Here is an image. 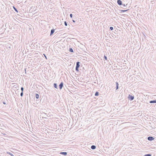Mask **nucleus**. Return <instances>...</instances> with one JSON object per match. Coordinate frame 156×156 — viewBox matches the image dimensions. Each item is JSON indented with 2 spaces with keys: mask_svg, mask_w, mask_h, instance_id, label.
Here are the masks:
<instances>
[{
  "mask_svg": "<svg viewBox=\"0 0 156 156\" xmlns=\"http://www.w3.org/2000/svg\"><path fill=\"white\" fill-rule=\"evenodd\" d=\"M128 98H129V100H130V101H131L133 100L134 99V97L133 96H132L130 94H129Z\"/></svg>",
  "mask_w": 156,
  "mask_h": 156,
  "instance_id": "1",
  "label": "nucleus"
},
{
  "mask_svg": "<svg viewBox=\"0 0 156 156\" xmlns=\"http://www.w3.org/2000/svg\"><path fill=\"white\" fill-rule=\"evenodd\" d=\"M63 86V83L62 82L59 85V87L60 90L62 89V87Z\"/></svg>",
  "mask_w": 156,
  "mask_h": 156,
  "instance_id": "2",
  "label": "nucleus"
},
{
  "mask_svg": "<svg viewBox=\"0 0 156 156\" xmlns=\"http://www.w3.org/2000/svg\"><path fill=\"white\" fill-rule=\"evenodd\" d=\"M154 138L152 136H149L147 137V140H149L150 141H151L152 140H154Z\"/></svg>",
  "mask_w": 156,
  "mask_h": 156,
  "instance_id": "3",
  "label": "nucleus"
},
{
  "mask_svg": "<svg viewBox=\"0 0 156 156\" xmlns=\"http://www.w3.org/2000/svg\"><path fill=\"white\" fill-rule=\"evenodd\" d=\"M80 62H76V67L79 68L80 66Z\"/></svg>",
  "mask_w": 156,
  "mask_h": 156,
  "instance_id": "4",
  "label": "nucleus"
},
{
  "mask_svg": "<svg viewBox=\"0 0 156 156\" xmlns=\"http://www.w3.org/2000/svg\"><path fill=\"white\" fill-rule=\"evenodd\" d=\"M117 3L119 5H121L122 4V2L121 0H118L117 1Z\"/></svg>",
  "mask_w": 156,
  "mask_h": 156,
  "instance_id": "5",
  "label": "nucleus"
},
{
  "mask_svg": "<svg viewBox=\"0 0 156 156\" xmlns=\"http://www.w3.org/2000/svg\"><path fill=\"white\" fill-rule=\"evenodd\" d=\"M61 154L63 155L64 156H66L67 154V153L66 152H61L60 153Z\"/></svg>",
  "mask_w": 156,
  "mask_h": 156,
  "instance_id": "6",
  "label": "nucleus"
},
{
  "mask_svg": "<svg viewBox=\"0 0 156 156\" xmlns=\"http://www.w3.org/2000/svg\"><path fill=\"white\" fill-rule=\"evenodd\" d=\"M55 29H52L51 30V33L50 34V36L52 35L53 34V33L55 32Z\"/></svg>",
  "mask_w": 156,
  "mask_h": 156,
  "instance_id": "7",
  "label": "nucleus"
},
{
  "mask_svg": "<svg viewBox=\"0 0 156 156\" xmlns=\"http://www.w3.org/2000/svg\"><path fill=\"white\" fill-rule=\"evenodd\" d=\"M96 148V146L94 145H92L91 147V148L93 150L95 149Z\"/></svg>",
  "mask_w": 156,
  "mask_h": 156,
  "instance_id": "8",
  "label": "nucleus"
},
{
  "mask_svg": "<svg viewBox=\"0 0 156 156\" xmlns=\"http://www.w3.org/2000/svg\"><path fill=\"white\" fill-rule=\"evenodd\" d=\"M150 103H156V100L151 101H150Z\"/></svg>",
  "mask_w": 156,
  "mask_h": 156,
  "instance_id": "9",
  "label": "nucleus"
},
{
  "mask_svg": "<svg viewBox=\"0 0 156 156\" xmlns=\"http://www.w3.org/2000/svg\"><path fill=\"white\" fill-rule=\"evenodd\" d=\"M116 90H117L118 88H119V83H118V82H116Z\"/></svg>",
  "mask_w": 156,
  "mask_h": 156,
  "instance_id": "10",
  "label": "nucleus"
},
{
  "mask_svg": "<svg viewBox=\"0 0 156 156\" xmlns=\"http://www.w3.org/2000/svg\"><path fill=\"white\" fill-rule=\"evenodd\" d=\"M69 51L71 52H73V50L72 48H70L69 49Z\"/></svg>",
  "mask_w": 156,
  "mask_h": 156,
  "instance_id": "11",
  "label": "nucleus"
},
{
  "mask_svg": "<svg viewBox=\"0 0 156 156\" xmlns=\"http://www.w3.org/2000/svg\"><path fill=\"white\" fill-rule=\"evenodd\" d=\"M54 86L55 88L56 89H58L57 85L56 83H54Z\"/></svg>",
  "mask_w": 156,
  "mask_h": 156,
  "instance_id": "12",
  "label": "nucleus"
},
{
  "mask_svg": "<svg viewBox=\"0 0 156 156\" xmlns=\"http://www.w3.org/2000/svg\"><path fill=\"white\" fill-rule=\"evenodd\" d=\"M36 98L37 99H38L39 97V95L37 94H36Z\"/></svg>",
  "mask_w": 156,
  "mask_h": 156,
  "instance_id": "13",
  "label": "nucleus"
},
{
  "mask_svg": "<svg viewBox=\"0 0 156 156\" xmlns=\"http://www.w3.org/2000/svg\"><path fill=\"white\" fill-rule=\"evenodd\" d=\"M7 153L11 155V156H14V155L10 152H7Z\"/></svg>",
  "mask_w": 156,
  "mask_h": 156,
  "instance_id": "14",
  "label": "nucleus"
},
{
  "mask_svg": "<svg viewBox=\"0 0 156 156\" xmlns=\"http://www.w3.org/2000/svg\"><path fill=\"white\" fill-rule=\"evenodd\" d=\"M99 95V92H96L95 94V96H98Z\"/></svg>",
  "mask_w": 156,
  "mask_h": 156,
  "instance_id": "15",
  "label": "nucleus"
},
{
  "mask_svg": "<svg viewBox=\"0 0 156 156\" xmlns=\"http://www.w3.org/2000/svg\"><path fill=\"white\" fill-rule=\"evenodd\" d=\"M13 7V9H14V10H15V11H16L17 12H18V11L17 10V9L15 8L14 6Z\"/></svg>",
  "mask_w": 156,
  "mask_h": 156,
  "instance_id": "16",
  "label": "nucleus"
},
{
  "mask_svg": "<svg viewBox=\"0 0 156 156\" xmlns=\"http://www.w3.org/2000/svg\"><path fill=\"white\" fill-rule=\"evenodd\" d=\"M144 156H151V154H145Z\"/></svg>",
  "mask_w": 156,
  "mask_h": 156,
  "instance_id": "17",
  "label": "nucleus"
},
{
  "mask_svg": "<svg viewBox=\"0 0 156 156\" xmlns=\"http://www.w3.org/2000/svg\"><path fill=\"white\" fill-rule=\"evenodd\" d=\"M129 9H127L126 10H121V12H126V11H128Z\"/></svg>",
  "mask_w": 156,
  "mask_h": 156,
  "instance_id": "18",
  "label": "nucleus"
},
{
  "mask_svg": "<svg viewBox=\"0 0 156 156\" xmlns=\"http://www.w3.org/2000/svg\"><path fill=\"white\" fill-rule=\"evenodd\" d=\"M21 90L22 91V92H23L24 88L23 87H21Z\"/></svg>",
  "mask_w": 156,
  "mask_h": 156,
  "instance_id": "19",
  "label": "nucleus"
},
{
  "mask_svg": "<svg viewBox=\"0 0 156 156\" xmlns=\"http://www.w3.org/2000/svg\"><path fill=\"white\" fill-rule=\"evenodd\" d=\"M64 24H65V25L66 26H67V23L66 22V21H65L64 22Z\"/></svg>",
  "mask_w": 156,
  "mask_h": 156,
  "instance_id": "20",
  "label": "nucleus"
},
{
  "mask_svg": "<svg viewBox=\"0 0 156 156\" xmlns=\"http://www.w3.org/2000/svg\"><path fill=\"white\" fill-rule=\"evenodd\" d=\"M113 27H110V30H113Z\"/></svg>",
  "mask_w": 156,
  "mask_h": 156,
  "instance_id": "21",
  "label": "nucleus"
},
{
  "mask_svg": "<svg viewBox=\"0 0 156 156\" xmlns=\"http://www.w3.org/2000/svg\"><path fill=\"white\" fill-rule=\"evenodd\" d=\"M76 70L77 72H78L79 71V68L76 67Z\"/></svg>",
  "mask_w": 156,
  "mask_h": 156,
  "instance_id": "22",
  "label": "nucleus"
},
{
  "mask_svg": "<svg viewBox=\"0 0 156 156\" xmlns=\"http://www.w3.org/2000/svg\"><path fill=\"white\" fill-rule=\"evenodd\" d=\"M104 58L105 60H107V57L105 55H104Z\"/></svg>",
  "mask_w": 156,
  "mask_h": 156,
  "instance_id": "23",
  "label": "nucleus"
},
{
  "mask_svg": "<svg viewBox=\"0 0 156 156\" xmlns=\"http://www.w3.org/2000/svg\"><path fill=\"white\" fill-rule=\"evenodd\" d=\"M23 95V92H21L20 93V96L21 97H22Z\"/></svg>",
  "mask_w": 156,
  "mask_h": 156,
  "instance_id": "24",
  "label": "nucleus"
},
{
  "mask_svg": "<svg viewBox=\"0 0 156 156\" xmlns=\"http://www.w3.org/2000/svg\"><path fill=\"white\" fill-rule=\"evenodd\" d=\"M70 17L71 18H72L73 15H72V14H70Z\"/></svg>",
  "mask_w": 156,
  "mask_h": 156,
  "instance_id": "25",
  "label": "nucleus"
},
{
  "mask_svg": "<svg viewBox=\"0 0 156 156\" xmlns=\"http://www.w3.org/2000/svg\"><path fill=\"white\" fill-rule=\"evenodd\" d=\"M43 55H44V57H45V58L46 59H47V58L46 56V55H45V54H43Z\"/></svg>",
  "mask_w": 156,
  "mask_h": 156,
  "instance_id": "26",
  "label": "nucleus"
},
{
  "mask_svg": "<svg viewBox=\"0 0 156 156\" xmlns=\"http://www.w3.org/2000/svg\"><path fill=\"white\" fill-rule=\"evenodd\" d=\"M73 21L74 23H75V20H73Z\"/></svg>",
  "mask_w": 156,
  "mask_h": 156,
  "instance_id": "27",
  "label": "nucleus"
},
{
  "mask_svg": "<svg viewBox=\"0 0 156 156\" xmlns=\"http://www.w3.org/2000/svg\"><path fill=\"white\" fill-rule=\"evenodd\" d=\"M123 5V6L124 7H125V6H126V5H125V4H124H124H123V5Z\"/></svg>",
  "mask_w": 156,
  "mask_h": 156,
  "instance_id": "28",
  "label": "nucleus"
},
{
  "mask_svg": "<svg viewBox=\"0 0 156 156\" xmlns=\"http://www.w3.org/2000/svg\"><path fill=\"white\" fill-rule=\"evenodd\" d=\"M3 104H5V102H3Z\"/></svg>",
  "mask_w": 156,
  "mask_h": 156,
  "instance_id": "29",
  "label": "nucleus"
},
{
  "mask_svg": "<svg viewBox=\"0 0 156 156\" xmlns=\"http://www.w3.org/2000/svg\"><path fill=\"white\" fill-rule=\"evenodd\" d=\"M25 73H26V69H25Z\"/></svg>",
  "mask_w": 156,
  "mask_h": 156,
  "instance_id": "30",
  "label": "nucleus"
},
{
  "mask_svg": "<svg viewBox=\"0 0 156 156\" xmlns=\"http://www.w3.org/2000/svg\"><path fill=\"white\" fill-rule=\"evenodd\" d=\"M17 87H16V89H17Z\"/></svg>",
  "mask_w": 156,
  "mask_h": 156,
  "instance_id": "31",
  "label": "nucleus"
}]
</instances>
